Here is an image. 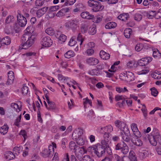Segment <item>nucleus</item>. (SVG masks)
<instances>
[{
  "label": "nucleus",
  "mask_w": 161,
  "mask_h": 161,
  "mask_svg": "<svg viewBox=\"0 0 161 161\" xmlns=\"http://www.w3.org/2000/svg\"><path fill=\"white\" fill-rule=\"evenodd\" d=\"M132 33V30L130 28H127L124 31V35L126 38H129Z\"/></svg>",
  "instance_id": "obj_27"
},
{
  "label": "nucleus",
  "mask_w": 161,
  "mask_h": 161,
  "mask_svg": "<svg viewBox=\"0 0 161 161\" xmlns=\"http://www.w3.org/2000/svg\"><path fill=\"white\" fill-rule=\"evenodd\" d=\"M17 19L18 24L22 27H24L27 24V21L26 18L21 15L20 14H18L17 15Z\"/></svg>",
  "instance_id": "obj_8"
},
{
  "label": "nucleus",
  "mask_w": 161,
  "mask_h": 161,
  "mask_svg": "<svg viewBox=\"0 0 161 161\" xmlns=\"http://www.w3.org/2000/svg\"><path fill=\"white\" fill-rule=\"evenodd\" d=\"M148 153L146 150H143L139 153V157L141 159H143L147 156Z\"/></svg>",
  "instance_id": "obj_32"
},
{
  "label": "nucleus",
  "mask_w": 161,
  "mask_h": 161,
  "mask_svg": "<svg viewBox=\"0 0 161 161\" xmlns=\"http://www.w3.org/2000/svg\"><path fill=\"white\" fill-rule=\"evenodd\" d=\"M77 40L78 41L80 42V45L82 44L84 40L82 38V36L80 33L78 35V36L77 37Z\"/></svg>",
  "instance_id": "obj_61"
},
{
  "label": "nucleus",
  "mask_w": 161,
  "mask_h": 161,
  "mask_svg": "<svg viewBox=\"0 0 161 161\" xmlns=\"http://www.w3.org/2000/svg\"><path fill=\"white\" fill-rule=\"evenodd\" d=\"M41 155L44 158H51L52 157L53 153V147L51 146L48 147V149H44L41 153Z\"/></svg>",
  "instance_id": "obj_4"
},
{
  "label": "nucleus",
  "mask_w": 161,
  "mask_h": 161,
  "mask_svg": "<svg viewBox=\"0 0 161 161\" xmlns=\"http://www.w3.org/2000/svg\"><path fill=\"white\" fill-rule=\"evenodd\" d=\"M80 28L81 32L83 33H85L87 32L88 27L87 25L83 24L81 25Z\"/></svg>",
  "instance_id": "obj_45"
},
{
  "label": "nucleus",
  "mask_w": 161,
  "mask_h": 161,
  "mask_svg": "<svg viewBox=\"0 0 161 161\" xmlns=\"http://www.w3.org/2000/svg\"><path fill=\"white\" fill-rule=\"evenodd\" d=\"M69 147L70 150H73L74 152L75 150H77L78 148H79V146L77 145L73 141H71L70 142Z\"/></svg>",
  "instance_id": "obj_23"
},
{
  "label": "nucleus",
  "mask_w": 161,
  "mask_h": 161,
  "mask_svg": "<svg viewBox=\"0 0 161 161\" xmlns=\"http://www.w3.org/2000/svg\"><path fill=\"white\" fill-rule=\"evenodd\" d=\"M41 45L45 47H50L53 44V41L48 36L42 37L41 41Z\"/></svg>",
  "instance_id": "obj_6"
},
{
  "label": "nucleus",
  "mask_w": 161,
  "mask_h": 161,
  "mask_svg": "<svg viewBox=\"0 0 161 161\" xmlns=\"http://www.w3.org/2000/svg\"><path fill=\"white\" fill-rule=\"evenodd\" d=\"M121 135L122 136V138L123 140L127 142H129L130 140V135L123 134V132H121Z\"/></svg>",
  "instance_id": "obj_37"
},
{
  "label": "nucleus",
  "mask_w": 161,
  "mask_h": 161,
  "mask_svg": "<svg viewBox=\"0 0 161 161\" xmlns=\"http://www.w3.org/2000/svg\"><path fill=\"white\" fill-rule=\"evenodd\" d=\"M87 116L91 120H92L95 117V115L92 110H90L87 112Z\"/></svg>",
  "instance_id": "obj_33"
},
{
  "label": "nucleus",
  "mask_w": 161,
  "mask_h": 161,
  "mask_svg": "<svg viewBox=\"0 0 161 161\" xmlns=\"http://www.w3.org/2000/svg\"><path fill=\"white\" fill-rule=\"evenodd\" d=\"M152 95L155 97H156L158 93V92L155 87H153L151 89Z\"/></svg>",
  "instance_id": "obj_52"
},
{
  "label": "nucleus",
  "mask_w": 161,
  "mask_h": 161,
  "mask_svg": "<svg viewBox=\"0 0 161 161\" xmlns=\"http://www.w3.org/2000/svg\"><path fill=\"white\" fill-rule=\"evenodd\" d=\"M64 55L65 58H69L74 56L75 53L72 51L69 50L65 53Z\"/></svg>",
  "instance_id": "obj_34"
},
{
  "label": "nucleus",
  "mask_w": 161,
  "mask_h": 161,
  "mask_svg": "<svg viewBox=\"0 0 161 161\" xmlns=\"http://www.w3.org/2000/svg\"><path fill=\"white\" fill-rule=\"evenodd\" d=\"M136 139L135 138H131L130 140L132 142L134 145L137 146H141L142 145V141L138 137H136Z\"/></svg>",
  "instance_id": "obj_21"
},
{
  "label": "nucleus",
  "mask_w": 161,
  "mask_h": 161,
  "mask_svg": "<svg viewBox=\"0 0 161 161\" xmlns=\"http://www.w3.org/2000/svg\"><path fill=\"white\" fill-rule=\"evenodd\" d=\"M154 131H153L152 133V136L158 142L161 138V136L160 135L157 129H154Z\"/></svg>",
  "instance_id": "obj_17"
},
{
  "label": "nucleus",
  "mask_w": 161,
  "mask_h": 161,
  "mask_svg": "<svg viewBox=\"0 0 161 161\" xmlns=\"http://www.w3.org/2000/svg\"><path fill=\"white\" fill-rule=\"evenodd\" d=\"M99 54L101 58L104 60L108 59L110 57L109 54L107 53L103 50H101Z\"/></svg>",
  "instance_id": "obj_19"
},
{
  "label": "nucleus",
  "mask_w": 161,
  "mask_h": 161,
  "mask_svg": "<svg viewBox=\"0 0 161 161\" xmlns=\"http://www.w3.org/2000/svg\"><path fill=\"white\" fill-rule=\"evenodd\" d=\"M45 32L50 36L53 35L54 34V31L53 29L51 27L47 28L45 30Z\"/></svg>",
  "instance_id": "obj_40"
},
{
  "label": "nucleus",
  "mask_w": 161,
  "mask_h": 161,
  "mask_svg": "<svg viewBox=\"0 0 161 161\" xmlns=\"http://www.w3.org/2000/svg\"><path fill=\"white\" fill-rule=\"evenodd\" d=\"M141 110L144 116L146 117L147 116V110L146 109V106L145 105H143V107L142 108Z\"/></svg>",
  "instance_id": "obj_60"
},
{
  "label": "nucleus",
  "mask_w": 161,
  "mask_h": 161,
  "mask_svg": "<svg viewBox=\"0 0 161 161\" xmlns=\"http://www.w3.org/2000/svg\"><path fill=\"white\" fill-rule=\"evenodd\" d=\"M111 143L110 139H104L101 141V146H103L106 149V153L109 155L112 153V150L109 146V144Z\"/></svg>",
  "instance_id": "obj_5"
},
{
  "label": "nucleus",
  "mask_w": 161,
  "mask_h": 161,
  "mask_svg": "<svg viewBox=\"0 0 161 161\" xmlns=\"http://www.w3.org/2000/svg\"><path fill=\"white\" fill-rule=\"evenodd\" d=\"M48 7H44L37 11L36 14L38 17L40 18L45 13L47 10Z\"/></svg>",
  "instance_id": "obj_14"
},
{
  "label": "nucleus",
  "mask_w": 161,
  "mask_h": 161,
  "mask_svg": "<svg viewBox=\"0 0 161 161\" xmlns=\"http://www.w3.org/2000/svg\"><path fill=\"white\" fill-rule=\"evenodd\" d=\"M148 140L152 145L154 146L156 145L158 141L152 136L148 139Z\"/></svg>",
  "instance_id": "obj_41"
},
{
  "label": "nucleus",
  "mask_w": 161,
  "mask_h": 161,
  "mask_svg": "<svg viewBox=\"0 0 161 161\" xmlns=\"http://www.w3.org/2000/svg\"><path fill=\"white\" fill-rule=\"evenodd\" d=\"M86 62L90 65H94L97 64L99 63V61L96 58H90L86 59Z\"/></svg>",
  "instance_id": "obj_13"
},
{
  "label": "nucleus",
  "mask_w": 161,
  "mask_h": 161,
  "mask_svg": "<svg viewBox=\"0 0 161 161\" xmlns=\"http://www.w3.org/2000/svg\"><path fill=\"white\" fill-rule=\"evenodd\" d=\"M99 129H103L104 132H107L109 133L113 130V128L112 126L110 125H108L103 128H100Z\"/></svg>",
  "instance_id": "obj_31"
},
{
  "label": "nucleus",
  "mask_w": 161,
  "mask_h": 161,
  "mask_svg": "<svg viewBox=\"0 0 161 161\" xmlns=\"http://www.w3.org/2000/svg\"><path fill=\"white\" fill-rule=\"evenodd\" d=\"M95 148L96 149V154L98 157H101L104 155L106 152V149L103 146H101L100 144H97Z\"/></svg>",
  "instance_id": "obj_7"
},
{
  "label": "nucleus",
  "mask_w": 161,
  "mask_h": 161,
  "mask_svg": "<svg viewBox=\"0 0 161 161\" xmlns=\"http://www.w3.org/2000/svg\"><path fill=\"white\" fill-rule=\"evenodd\" d=\"M120 130L122 131V132H123V134L124 133L125 135H130V131L126 124L125 126H123L121 128Z\"/></svg>",
  "instance_id": "obj_35"
},
{
  "label": "nucleus",
  "mask_w": 161,
  "mask_h": 161,
  "mask_svg": "<svg viewBox=\"0 0 161 161\" xmlns=\"http://www.w3.org/2000/svg\"><path fill=\"white\" fill-rule=\"evenodd\" d=\"M59 8V7L58 5L53 6L50 7L48 10L49 14H50L51 12L56 11Z\"/></svg>",
  "instance_id": "obj_42"
},
{
  "label": "nucleus",
  "mask_w": 161,
  "mask_h": 161,
  "mask_svg": "<svg viewBox=\"0 0 161 161\" xmlns=\"http://www.w3.org/2000/svg\"><path fill=\"white\" fill-rule=\"evenodd\" d=\"M114 149L118 151H121L124 155L127 154L129 151V147L124 142H119L115 144Z\"/></svg>",
  "instance_id": "obj_2"
},
{
  "label": "nucleus",
  "mask_w": 161,
  "mask_h": 161,
  "mask_svg": "<svg viewBox=\"0 0 161 161\" xmlns=\"http://www.w3.org/2000/svg\"><path fill=\"white\" fill-rule=\"evenodd\" d=\"M44 0H36L35 2L36 6H42L44 3Z\"/></svg>",
  "instance_id": "obj_58"
},
{
  "label": "nucleus",
  "mask_w": 161,
  "mask_h": 161,
  "mask_svg": "<svg viewBox=\"0 0 161 161\" xmlns=\"http://www.w3.org/2000/svg\"><path fill=\"white\" fill-rule=\"evenodd\" d=\"M143 45L142 43L137 44L135 47V49L137 51H140L143 48Z\"/></svg>",
  "instance_id": "obj_54"
},
{
  "label": "nucleus",
  "mask_w": 161,
  "mask_h": 161,
  "mask_svg": "<svg viewBox=\"0 0 161 161\" xmlns=\"http://www.w3.org/2000/svg\"><path fill=\"white\" fill-rule=\"evenodd\" d=\"M115 123L116 126L120 129L122 128V127H123V126H125V124L124 122L119 120L115 121Z\"/></svg>",
  "instance_id": "obj_36"
},
{
  "label": "nucleus",
  "mask_w": 161,
  "mask_h": 161,
  "mask_svg": "<svg viewBox=\"0 0 161 161\" xmlns=\"http://www.w3.org/2000/svg\"><path fill=\"white\" fill-rule=\"evenodd\" d=\"M131 127L135 136L137 137H141V135L140 132L138 130L137 125L135 123H133L131 124Z\"/></svg>",
  "instance_id": "obj_12"
},
{
  "label": "nucleus",
  "mask_w": 161,
  "mask_h": 161,
  "mask_svg": "<svg viewBox=\"0 0 161 161\" xmlns=\"http://www.w3.org/2000/svg\"><path fill=\"white\" fill-rule=\"evenodd\" d=\"M76 2V0H66L64 6H67L73 5Z\"/></svg>",
  "instance_id": "obj_48"
},
{
  "label": "nucleus",
  "mask_w": 161,
  "mask_h": 161,
  "mask_svg": "<svg viewBox=\"0 0 161 161\" xmlns=\"http://www.w3.org/2000/svg\"><path fill=\"white\" fill-rule=\"evenodd\" d=\"M28 88L27 86L23 85V86L21 88L22 93L23 95H26L28 92Z\"/></svg>",
  "instance_id": "obj_47"
},
{
  "label": "nucleus",
  "mask_w": 161,
  "mask_h": 161,
  "mask_svg": "<svg viewBox=\"0 0 161 161\" xmlns=\"http://www.w3.org/2000/svg\"><path fill=\"white\" fill-rule=\"evenodd\" d=\"M77 22L76 20H71L65 24V26L68 29L75 30L77 28Z\"/></svg>",
  "instance_id": "obj_9"
},
{
  "label": "nucleus",
  "mask_w": 161,
  "mask_h": 161,
  "mask_svg": "<svg viewBox=\"0 0 161 161\" xmlns=\"http://www.w3.org/2000/svg\"><path fill=\"white\" fill-rule=\"evenodd\" d=\"M152 58L150 57H146L142 58L139 60L137 64L140 66H145L147 64L152 60Z\"/></svg>",
  "instance_id": "obj_10"
},
{
  "label": "nucleus",
  "mask_w": 161,
  "mask_h": 161,
  "mask_svg": "<svg viewBox=\"0 0 161 161\" xmlns=\"http://www.w3.org/2000/svg\"><path fill=\"white\" fill-rule=\"evenodd\" d=\"M8 125L5 124L0 128V133L3 135L6 134L8 132Z\"/></svg>",
  "instance_id": "obj_28"
},
{
  "label": "nucleus",
  "mask_w": 161,
  "mask_h": 161,
  "mask_svg": "<svg viewBox=\"0 0 161 161\" xmlns=\"http://www.w3.org/2000/svg\"><path fill=\"white\" fill-rule=\"evenodd\" d=\"M119 77L120 79L127 82H130L134 80L133 74L129 71L126 72V73L121 74Z\"/></svg>",
  "instance_id": "obj_3"
},
{
  "label": "nucleus",
  "mask_w": 161,
  "mask_h": 161,
  "mask_svg": "<svg viewBox=\"0 0 161 161\" xmlns=\"http://www.w3.org/2000/svg\"><path fill=\"white\" fill-rule=\"evenodd\" d=\"M5 157L6 159L8 160L13 159L15 157L14 155L10 151L7 152L5 154Z\"/></svg>",
  "instance_id": "obj_22"
},
{
  "label": "nucleus",
  "mask_w": 161,
  "mask_h": 161,
  "mask_svg": "<svg viewBox=\"0 0 161 161\" xmlns=\"http://www.w3.org/2000/svg\"><path fill=\"white\" fill-rule=\"evenodd\" d=\"M64 10L61 9L56 14V16L58 17H61L65 15Z\"/></svg>",
  "instance_id": "obj_59"
},
{
  "label": "nucleus",
  "mask_w": 161,
  "mask_h": 161,
  "mask_svg": "<svg viewBox=\"0 0 161 161\" xmlns=\"http://www.w3.org/2000/svg\"><path fill=\"white\" fill-rule=\"evenodd\" d=\"M14 21V19L13 16L9 15L6 19L5 23L6 24H9L12 22Z\"/></svg>",
  "instance_id": "obj_43"
},
{
  "label": "nucleus",
  "mask_w": 161,
  "mask_h": 161,
  "mask_svg": "<svg viewBox=\"0 0 161 161\" xmlns=\"http://www.w3.org/2000/svg\"><path fill=\"white\" fill-rule=\"evenodd\" d=\"M75 140L77 144L80 146H82L84 144V140L81 137H77L76 139H73Z\"/></svg>",
  "instance_id": "obj_30"
},
{
  "label": "nucleus",
  "mask_w": 161,
  "mask_h": 161,
  "mask_svg": "<svg viewBox=\"0 0 161 161\" xmlns=\"http://www.w3.org/2000/svg\"><path fill=\"white\" fill-rule=\"evenodd\" d=\"M117 26V24L114 22H111L107 23L105 26L106 29H111L115 28Z\"/></svg>",
  "instance_id": "obj_29"
},
{
  "label": "nucleus",
  "mask_w": 161,
  "mask_h": 161,
  "mask_svg": "<svg viewBox=\"0 0 161 161\" xmlns=\"http://www.w3.org/2000/svg\"><path fill=\"white\" fill-rule=\"evenodd\" d=\"M85 99V101H84L83 103L84 108H86L87 107L86 106V105L88 103L91 106L92 105V102L91 101L88 99L87 97ZM83 100H85V99H84Z\"/></svg>",
  "instance_id": "obj_56"
},
{
  "label": "nucleus",
  "mask_w": 161,
  "mask_h": 161,
  "mask_svg": "<svg viewBox=\"0 0 161 161\" xmlns=\"http://www.w3.org/2000/svg\"><path fill=\"white\" fill-rule=\"evenodd\" d=\"M81 17L84 19H91L93 18L94 15L92 14H90L88 12H82L80 14Z\"/></svg>",
  "instance_id": "obj_15"
},
{
  "label": "nucleus",
  "mask_w": 161,
  "mask_h": 161,
  "mask_svg": "<svg viewBox=\"0 0 161 161\" xmlns=\"http://www.w3.org/2000/svg\"><path fill=\"white\" fill-rule=\"evenodd\" d=\"M55 36L57 37H58L59 40L63 42H65L67 39V36L59 31L58 32Z\"/></svg>",
  "instance_id": "obj_16"
},
{
  "label": "nucleus",
  "mask_w": 161,
  "mask_h": 161,
  "mask_svg": "<svg viewBox=\"0 0 161 161\" xmlns=\"http://www.w3.org/2000/svg\"><path fill=\"white\" fill-rule=\"evenodd\" d=\"M14 80V72L12 71H9L8 73V82L10 83H12Z\"/></svg>",
  "instance_id": "obj_26"
},
{
  "label": "nucleus",
  "mask_w": 161,
  "mask_h": 161,
  "mask_svg": "<svg viewBox=\"0 0 161 161\" xmlns=\"http://www.w3.org/2000/svg\"><path fill=\"white\" fill-rule=\"evenodd\" d=\"M155 11H149V13L150 14L151 16H148V18L150 19H152L153 17H155V16H158L159 13L158 12L157 13H156Z\"/></svg>",
  "instance_id": "obj_55"
},
{
  "label": "nucleus",
  "mask_w": 161,
  "mask_h": 161,
  "mask_svg": "<svg viewBox=\"0 0 161 161\" xmlns=\"http://www.w3.org/2000/svg\"><path fill=\"white\" fill-rule=\"evenodd\" d=\"M23 149L22 147L19 146V147L18 146L15 147L14 148V151L16 152V154L17 155L19 154L21 152Z\"/></svg>",
  "instance_id": "obj_46"
},
{
  "label": "nucleus",
  "mask_w": 161,
  "mask_h": 161,
  "mask_svg": "<svg viewBox=\"0 0 161 161\" xmlns=\"http://www.w3.org/2000/svg\"><path fill=\"white\" fill-rule=\"evenodd\" d=\"M26 131H25L24 130H22L20 131L19 134L20 135H21L22 136L25 140L26 139V138L27 137V135H26Z\"/></svg>",
  "instance_id": "obj_63"
},
{
  "label": "nucleus",
  "mask_w": 161,
  "mask_h": 161,
  "mask_svg": "<svg viewBox=\"0 0 161 161\" xmlns=\"http://www.w3.org/2000/svg\"><path fill=\"white\" fill-rule=\"evenodd\" d=\"M96 145L94 146L93 147H89L87 149V151L90 153L93 154V153H96Z\"/></svg>",
  "instance_id": "obj_44"
},
{
  "label": "nucleus",
  "mask_w": 161,
  "mask_h": 161,
  "mask_svg": "<svg viewBox=\"0 0 161 161\" xmlns=\"http://www.w3.org/2000/svg\"><path fill=\"white\" fill-rule=\"evenodd\" d=\"M88 5L90 7H93V9H96L99 2L93 0H89L88 2Z\"/></svg>",
  "instance_id": "obj_24"
},
{
  "label": "nucleus",
  "mask_w": 161,
  "mask_h": 161,
  "mask_svg": "<svg viewBox=\"0 0 161 161\" xmlns=\"http://www.w3.org/2000/svg\"><path fill=\"white\" fill-rule=\"evenodd\" d=\"M82 161H94V159L90 156L86 155L82 158Z\"/></svg>",
  "instance_id": "obj_39"
},
{
  "label": "nucleus",
  "mask_w": 161,
  "mask_h": 161,
  "mask_svg": "<svg viewBox=\"0 0 161 161\" xmlns=\"http://www.w3.org/2000/svg\"><path fill=\"white\" fill-rule=\"evenodd\" d=\"M97 5V6L96 9H93V11L97 12L102 10L104 8V6L101 4L100 2H99V4Z\"/></svg>",
  "instance_id": "obj_38"
},
{
  "label": "nucleus",
  "mask_w": 161,
  "mask_h": 161,
  "mask_svg": "<svg viewBox=\"0 0 161 161\" xmlns=\"http://www.w3.org/2000/svg\"><path fill=\"white\" fill-rule=\"evenodd\" d=\"M86 52L88 55L91 56L94 53V51L93 49L91 48L87 49L86 51Z\"/></svg>",
  "instance_id": "obj_64"
},
{
  "label": "nucleus",
  "mask_w": 161,
  "mask_h": 161,
  "mask_svg": "<svg viewBox=\"0 0 161 161\" xmlns=\"http://www.w3.org/2000/svg\"><path fill=\"white\" fill-rule=\"evenodd\" d=\"M96 32V28L95 27H90L88 30V33L89 34L93 35Z\"/></svg>",
  "instance_id": "obj_49"
},
{
  "label": "nucleus",
  "mask_w": 161,
  "mask_h": 161,
  "mask_svg": "<svg viewBox=\"0 0 161 161\" xmlns=\"http://www.w3.org/2000/svg\"><path fill=\"white\" fill-rule=\"evenodd\" d=\"M75 36H73L72 37L69 42L68 45L70 46H74L76 43V41H75Z\"/></svg>",
  "instance_id": "obj_51"
},
{
  "label": "nucleus",
  "mask_w": 161,
  "mask_h": 161,
  "mask_svg": "<svg viewBox=\"0 0 161 161\" xmlns=\"http://www.w3.org/2000/svg\"><path fill=\"white\" fill-rule=\"evenodd\" d=\"M83 134V130L82 129L78 128L75 130L73 132L72 137L73 139H76L77 137H81Z\"/></svg>",
  "instance_id": "obj_11"
},
{
  "label": "nucleus",
  "mask_w": 161,
  "mask_h": 161,
  "mask_svg": "<svg viewBox=\"0 0 161 161\" xmlns=\"http://www.w3.org/2000/svg\"><path fill=\"white\" fill-rule=\"evenodd\" d=\"M74 153L76 158L78 159L80 161H82L83 158L82 154H81L80 153H78L77 150H75Z\"/></svg>",
  "instance_id": "obj_50"
},
{
  "label": "nucleus",
  "mask_w": 161,
  "mask_h": 161,
  "mask_svg": "<svg viewBox=\"0 0 161 161\" xmlns=\"http://www.w3.org/2000/svg\"><path fill=\"white\" fill-rule=\"evenodd\" d=\"M1 40V43L3 44V45H9L11 43V40L10 38L8 36H6L2 39Z\"/></svg>",
  "instance_id": "obj_25"
},
{
  "label": "nucleus",
  "mask_w": 161,
  "mask_h": 161,
  "mask_svg": "<svg viewBox=\"0 0 161 161\" xmlns=\"http://www.w3.org/2000/svg\"><path fill=\"white\" fill-rule=\"evenodd\" d=\"M21 115L20 114L18 117L15 120L14 124L17 126H18L19 125V122L21 119Z\"/></svg>",
  "instance_id": "obj_57"
},
{
  "label": "nucleus",
  "mask_w": 161,
  "mask_h": 161,
  "mask_svg": "<svg viewBox=\"0 0 161 161\" xmlns=\"http://www.w3.org/2000/svg\"><path fill=\"white\" fill-rule=\"evenodd\" d=\"M89 73L92 75H97V69H92L89 71Z\"/></svg>",
  "instance_id": "obj_62"
},
{
  "label": "nucleus",
  "mask_w": 161,
  "mask_h": 161,
  "mask_svg": "<svg viewBox=\"0 0 161 161\" xmlns=\"http://www.w3.org/2000/svg\"><path fill=\"white\" fill-rule=\"evenodd\" d=\"M46 101L48 105L47 109L50 110L55 109L56 105L54 102L50 101L49 98H47L46 99Z\"/></svg>",
  "instance_id": "obj_18"
},
{
  "label": "nucleus",
  "mask_w": 161,
  "mask_h": 161,
  "mask_svg": "<svg viewBox=\"0 0 161 161\" xmlns=\"http://www.w3.org/2000/svg\"><path fill=\"white\" fill-rule=\"evenodd\" d=\"M142 15L139 14H136L134 16V19L137 21H140L142 19Z\"/></svg>",
  "instance_id": "obj_53"
},
{
  "label": "nucleus",
  "mask_w": 161,
  "mask_h": 161,
  "mask_svg": "<svg viewBox=\"0 0 161 161\" xmlns=\"http://www.w3.org/2000/svg\"><path fill=\"white\" fill-rule=\"evenodd\" d=\"M29 29V27L26 28L27 32H25L23 36L22 37V40L23 42L21 45L23 46L22 48L23 49H27L31 46L36 39L34 36L31 34Z\"/></svg>",
  "instance_id": "obj_1"
},
{
  "label": "nucleus",
  "mask_w": 161,
  "mask_h": 161,
  "mask_svg": "<svg viewBox=\"0 0 161 161\" xmlns=\"http://www.w3.org/2000/svg\"><path fill=\"white\" fill-rule=\"evenodd\" d=\"M129 18V14L128 13L121 14L118 16L119 19L124 21L127 20Z\"/></svg>",
  "instance_id": "obj_20"
}]
</instances>
